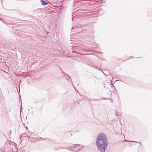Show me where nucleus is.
Segmentation results:
<instances>
[{"mask_svg":"<svg viewBox=\"0 0 152 152\" xmlns=\"http://www.w3.org/2000/svg\"><path fill=\"white\" fill-rule=\"evenodd\" d=\"M96 144L98 150L101 152H105L107 147V137L103 133L99 134L96 140Z\"/></svg>","mask_w":152,"mask_h":152,"instance_id":"obj_1","label":"nucleus"},{"mask_svg":"<svg viewBox=\"0 0 152 152\" xmlns=\"http://www.w3.org/2000/svg\"><path fill=\"white\" fill-rule=\"evenodd\" d=\"M83 147V145L80 146V145L74 144L73 146V149L71 151L72 152H80L83 150L82 148Z\"/></svg>","mask_w":152,"mask_h":152,"instance_id":"obj_2","label":"nucleus"},{"mask_svg":"<svg viewBox=\"0 0 152 152\" xmlns=\"http://www.w3.org/2000/svg\"><path fill=\"white\" fill-rule=\"evenodd\" d=\"M40 1L42 3V5L43 6L46 5L48 4V3L43 0H41Z\"/></svg>","mask_w":152,"mask_h":152,"instance_id":"obj_3","label":"nucleus"},{"mask_svg":"<svg viewBox=\"0 0 152 152\" xmlns=\"http://www.w3.org/2000/svg\"><path fill=\"white\" fill-rule=\"evenodd\" d=\"M23 137V138H24L25 137H28L29 139L30 136L28 135L26 133H24L23 135L20 137V138L22 137Z\"/></svg>","mask_w":152,"mask_h":152,"instance_id":"obj_4","label":"nucleus"},{"mask_svg":"<svg viewBox=\"0 0 152 152\" xmlns=\"http://www.w3.org/2000/svg\"><path fill=\"white\" fill-rule=\"evenodd\" d=\"M88 65L89 66H91V67L95 68L96 69H98L99 70H100V68H98L95 65H92V66H91V64H89Z\"/></svg>","mask_w":152,"mask_h":152,"instance_id":"obj_5","label":"nucleus"},{"mask_svg":"<svg viewBox=\"0 0 152 152\" xmlns=\"http://www.w3.org/2000/svg\"><path fill=\"white\" fill-rule=\"evenodd\" d=\"M62 73L63 74H64V76L65 77H69L70 80H71V78L66 73L64 72H62Z\"/></svg>","mask_w":152,"mask_h":152,"instance_id":"obj_6","label":"nucleus"},{"mask_svg":"<svg viewBox=\"0 0 152 152\" xmlns=\"http://www.w3.org/2000/svg\"><path fill=\"white\" fill-rule=\"evenodd\" d=\"M78 28V26H72V29L75 30L76 29H77Z\"/></svg>","mask_w":152,"mask_h":152,"instance_id":"obj_7","label":"nucleus"},{"mask_svg":"<svg viewBox=\"0 0 152 152\" xmlns=\"http://www.w3.org/2000/svg\"><path fill=\"white\" fill-rule=\"evenodd\" d=\"M92 78L94 80H95V81L96 80H97L98 79V78H96V77H93ZM95 82H96V81H95Z\"/></svg>","mask_w":152,"mask_h":152,"instance_id":"obj_8","label":"nucleus"},{"mask_svg":"<svg viewBox=\"0 0 152 152\" xmlns=\"http://www.w3.org/2000/svg\"><path fill=\"white\" fill-rule=\"evenodd\" d=\"M66 79H67V81L69 82H70L71 81V80H70V79H69V77H66Z\"/></svg>","mask_w":152,"mask_h":152,"instance_id":"obj_9","label":"nucleus"},{"mask_svg":"<svg viewBox=\"0 0 152 152\" xmlns=\"http://www.w3.org/2000/svg\"><path fill=\"white\" fill-rule=\"evenodd\" d=\"M131 142H137L138 143V142H135V141H131Z\"/></svg>","mask_w":152,"mask_h":152,"instance_id":"obj_10","label":"nucleus"},{"mask_svg":"<svg viewBox=\"0 0 152 152\" xmlns=\"http://www.w3.org/2000/svg\"><path fill=\"white\" fill-rule=\"evenodd\" d=\"M10 134L11 133V131H10Z\"/></svg>","mask_w":152,"mask_h":152,"instance_id":"obj_11","label":"nucleus"},{"mask_svg":"<svg viewBox=\"0 0 152 152\" xmlns=\"http://www.w3.org/2000/svg\"><path fill=\"white\" fill-rule=\"evenodd\" d=\"M72 85H73V87H74V85L72 83Z\"/></svg>","mask_w":152,"mask_h":152,"instance_id":"obj_12","label":"nucleus"},{"mask_svg":"<svg viewBox=\"0 0 152 152\" xmlns=\"http://www.w3.org/2000/svg\"><path fill=\"white\" fill-rule=\"evenodd\" d=\"M3 135H4V136H5V137H6V136H5V135L4 134H3Z\"/></svg>","mask_w":152,"mask_h":152,"instance_id":"obj_13","label":"nucleus"},{"mask_svg":"<svg viewBox=\"0 0 152 152\" xmlns=\"http://www.w3.org/2000/svg\"><path fill=\"white\" fill-rule=\"evenodd\" d=\"M95 100V101H98V100Z\"/></svg>","mask_w":152,"mask_h":152,"instance_id":"obj_14","label":"nucleus"},{"mask_svg":"<svg viewBox=\"0 0 152 152\" xmlns=\"http://www.w3.org/2000/svg\"><path fill=\"white\" fill-rule=\"evenodd\" d=\"M20 101H21V99L20 100Z\"/></svg>","mask_w":152,"mask_h":152,"instance_id":"obj_15","label":"nucleus"},{"mask_svg":"<svg viewBox=\"0 0 152 152\" xmlns=\"http://www.w3.org/2000/svg\"><path fill=\"white\" fill-rule=\"evenodd\" d=\"M91 39L92 40H93V39Z\"/></svg>","mask_w":152,"mask_h":152,"instance_id":"obj_16","label":"nucleus"},{"mask_svg":"<svg viewBox=\"0 0 152 152\" xmlns=\"http://www.w3.org/2000/svg\"><path fill=\"white\" fill-rule=\"evenodd\" d=\"M42 140H45V139H42Z\"/></svg>","mask_w":152,"mask_h":152,"instance_id":"obj_17","label":"nucleus"},{"mask_svg":"<svg viewBox=\"0 0 152 152\" xmlns=\"http://www.w3.org/2000/svg\"><path fill=\"white\" fill-rule=\"evenodd\" d=\"M139 143L140 144V145H141V144L139 142Z\"/></svg>","mask_w":152,"mask_h":152,"instance_id":"obj_18","label":"nucleus"},{"mask_svg":"<svg viewBox=\"0 0 152 152\" xmlns=\"http://www.w3.org/2000/svg\"><path fill=\"white\" fill-rule=\"evenodd\" d=\"M86 96H85L84 97H85Z\"/></svg>","mask_w":152,"mask_h":152,"instance_id":"obj_19","label":"nucleus"},{"mask_svg":"<svg viewBox=\"0 0 152 152\" xmlns=\"http://www.w3.org/2000/svg\"><path fill=\"white\" fill-rule=\"evenodd\" d=\"M60 67V68H61V67ZM60 69L61 70V69Z\"/></svg>","mask_w":152,"mask_h":152,"instance_id":"obj_20","label":"nucleus"}]
</instances>
